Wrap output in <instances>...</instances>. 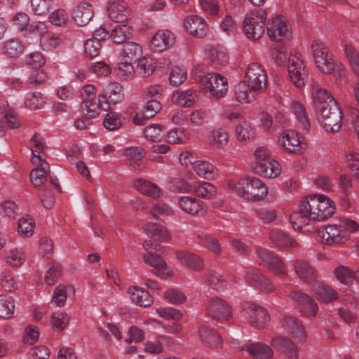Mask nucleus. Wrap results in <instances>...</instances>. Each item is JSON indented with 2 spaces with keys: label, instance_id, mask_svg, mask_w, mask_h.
Instances as JSON below:
<instances>
[{
  "label": "nucleus",
  "instance_id": "obj_1",
  "mask_svg": "<svg viewBox=\"0 0 359 359\" xmlns=\"http://www.w3.org/2000/svg\"><path fill=\"white\" fill-rule=\"evenodd\" d=\"M194 79L210 94V97L219 99L227 92L226 79L217 73H208L203 65H198L192 72Z\"/></svg>",
  "mask_w": 359,
  "mask_h": 359
},
{
  "label": "nucleus",
  "instance_id": "obj_2",
  "mask_svg": "<svg viewBox=\"0 0 359 359\" xmlns=\"http://www.w3.org/2000/svg\"><path fill=\"white\" fill-rule=\"evenodd\" d=\"M318 121L330 133H337L342 127V112L336 100L325 104L316 111Z\"/></svg>",
  "mask_w": 359,
  "mask_h": 359
},
{
  "label": "nucleus",
  "instance_id": "obj_3",
  "mask_svg": "<svg viewBox=\"0 0 359 359\" xmlns=\"http://www.w3.org/2000/svg\"><path fill=\"white\" fill-rule=\"evenodd\" d=\"M302 201L306 206L312 220L324 221L335 212L334 202L323 195H313Z\"/></svg>",
  "mask_w": 359,
  "mask_h": 359
},
{
  "label": "nucleus",
  "instance_id": "obj_4",
  "mask_svg": "<svg viewBox=\"0 0 359 359\" xmlns=\"http://www.w3.org/2000/svg\"><path fill=\"white\" fill-rule=\"evenodd\" d=\"M266 16V11L262 8L253 10L245 15L243 29L248 39L255 41L263 35Z\"/></svg>",
  "mask_w": 359,
  "mask_h": 359
},
{
  "label": "nucleus",
  "instance_id": "obj_5",
  "mask_svg": "<svg viewBox=\"0 0 359 359\" xmlns=\"http://www.w3.org/2000/svg\"><path fill=\"white\" fill-rule=\"evenodd\" d=\"M236 189L241 196L255 201L263 199L268 193L266 184L257 177L241 180Z\"/></svg>",
  "mask_w": 359,
  "mask_h": 359
},
{
  "label": "nucleus",
  "instance_id": "obj_6",
  "mask_svg": "<svg viewBox=\"0 0 359 359\" xmlns=\"http://www.w3.org/2000/svg\"><path fill=\"white\" fill-rule=\"evenodd\" d=\"M34 164L37 165V168L32 169L29 177L33 186L36 188L42 186L50 179V184L59 191H61V187L58 179L55 176H52L50 171V165L41 156L33 158Z\"/></svg>",
  "mask_w": 359,
  "mask_h": 359
},
{
  "label": "nucleus",
  "instance_id": "obj_7",
  "mask_svg": "<svg viewBox=\"0 0 359 359\" xmlns=\"http://www.w3.org/2000/svg\"><path fill=\"white\" fill-rule=\"evenodd\" d=\"M154 244L151 241H145L143 243V247L148 251V253L144 255L142 259L144 262L154 267L157 271L154 274L162 279H165L169 276V272L167 271L168 266L165 262L162 259L161 255L163 252L159 245Z\"/></svg>",
  "mask_w": 359,
  "mask_h": 359
},
{
  "label": "nucleus",
  "instance_id": "obj_8",
  "mask_svg": "<svg viewBox=\"0 0 359 359\" xmlns=\"http://www.w3.org/2000/svg\"><path fill=\"white\" fill-rule=\"evenodd\" d=\"M97 90L92 84L85 85L83 88L81 110L83 114L90 118H93L100 114V109L108 110V105L103 102L96 101Z\"/></svg>",
  "mask_w": 359,
  "mask_h": 359
},
{
  "label": "nucleus",
  "instance_id": "obj_9",
  "mask_svg": "<svg viewBox=\"0 0 359 359\" xmlns=\"http://www.w3.org/2000/svg\"><path fill=\"white\" fill-rule=\"evenodd\" d=\"M245 82L250 91L260 93L266 88V74L264 68L257 62L250 63L246 70Z\"/></svg>",
  "mask_w": 359,
  "mask_h": 359
},
{
  "label": "nucleus",
  "instance_id": "obj_10",
  "mask_svg": "<svg viewBox=\"0 0 359 359\" xmlns=\"http://www.w3.org/2000/svg\"><path fill=\"white\" fill-rule=\"evenodd\" d=\"M311 49L318 69L323 73L331 74L334 69L335 65L325 44L319 41H314Z\"/></svg>",
  "mask_w": 359,
  "mask_h": 359
},
{
  "label": "nucleus",
  "instance_id": "obj_11",
  "mask_svg": "<svg viewBox=\"0 0 359 359\" xmlns=\"http://www.w3.org/2000/svg\"><path fill=\"white\" fill-rule=\"evenodd\" d=\"M256 253L259 260L271 272L276 275H287V267L283 259L275 252L258 248Z\"/></svg>",
  "mask_w": 359,
  "mask_h": 359
},
{
  "label": "nucleus",
  "instance_id": "obj_12",
  "mask_svg": "<svg viewBox=\"0 0 359 359\" xmlns=\"http://www.w3.org/2000/svg\"><path fill=\"white\" fill-rule=\"evenodd\" d=\"M319 236L323 244L331 246L343 245L350 239V236L339 224L325 226L320 231Z\"/></svg>",
  "mask_w": 359,
  "mask_h": 359
},
{
  "label": "nucleus",
  "instance_id": "obj_13",
  "mask_svg": "<svg viewBox=\"0 0 359 359\" xmlns=\"http://www.w3.org/2000/svg\"><path fill=\"white\" fill-rule=\"evenodd\" d=\"M266 32L269 39L280 41L290 36V26L283 16H271L268 20Z\"/></svg>",
  "mask_w": 359,
  "mask_h": 359
},
{
  "label": "nucleus",
  "instance_id": "obj_14",
  "mask_svg": "<svg viewBox=\"0 0 359 359\" xmlns=\"http://www.w3.org/2000/svg\"><path fill=\"white\" fill-rule=\"evenodd\" d=\"M287 70L290 80L296 87L305 86L309 74L302 60L296 56L289 57Z\"/></svg>",
  "mask_w": 359,
  "mask_h": 359
},
{
  "label": "nucleus",
  "instance_id": "obj_15",
  "mask_svg": "<svg viewBox=\"0 0 359 359\" xmlns=\"http://www.w3.org/2000/svg\"><path fill=\"white\" fill-rule=\"evenodd\" d=\"M290 298L295 304L296 308L306 316H315L318 307L316 301L309 295L300 291H292Z\"/></svg>",
  "mask_w": 359,
  "mask_h": 359
},
{
  "label": "nucleus",
  "instance_id": "obj_16",
  "mask_svg": "<svg viewBox=\"0 0 359 359\" xmlns=\"http://www.w3.org/2000/svg\"><path fill=\"white\" fill-rule=\"evenodd\" d=\"M205 314L213 320H227L231 316V309L224 299L213 297L209 301Z\"/></svg>",
  "mask_w": 359,
  "mask_h": 359
},
{
  "label": "nucleus",
  "instance_id": "obj_17",
  "mask_svg": "<svg viewBox=\"0 0 359 359\" xmlns=\"http://www.w3.org/2000/svg\"><path fill=\"white\" fill-rule=\"evenodd\" d=\"M246 314L248 323L255 327H265L269 323L270 316L267 311L255 303L248 304Z\"/></svg>",
  "mask_w": 359,
  "mask_h": 359
},
{
  "label": "nucleus",
  "instance_id": "obj_18",
  "mask_svg": "<svg viewBox=\"0 0 359 359\" xmlns=\"http://www.w3.org/2000/svg\"><path fill=\"white\" fill-rule=\"evenodd\" d=\"M123 97L124 95L121 85L117 82H111L99 95L98 101L103 102V104H107L109 110L111 104H115L118 103L123 100Z\"/></svg>",
  "mask_w": 359,
  "mask_h": 359
},
{
  "label": "nucleus",
  "instance_id": "obj_19",
  "mask_svg": "<svg viewBox=\"0 0 359 359\" xmlns=\"http://www.w3.org/2000/svg\"><path fill=\"white\" fill-rule=\"evenodd\" d=\"M175 42V36L170 31L159 30L152 37L150 48L154 52H162L172 46Z\"/></svg>",
  "mask_w": 359,
  "mask_h": 359
},
{
  "label": "nucleus",
  "instance_id": "obj_20",
  "mask_svg": "<svg viewBox=\"0 0 359 359\" xmlns=\"http://www.w3.org/2000/svg\"><path fill=\"white\" fill-rule=\"evenodd\" d=\"M184 26L190 34L198 38L206 36L208 32V26L206 21L201 17L196 15H191L186 18Z\"/></svg>",
  "mask_w": 359,
  "mask_h": 359
},
{
  "label": "nucleus",
  "instance_id": "obj_21",
  "mask_svg": "<svg viewBox=\"0 0 359 359\" xmlns=\"http://www.w3.org/2000/svg\"><path fill=\"white\" fill-rule=\"evenodd\" d=\"M293 269L297 277L306 283H311L318 278L317 269L303 259L294 261Z\"/></svg>",
  "mask_w": 359,
  "mask_h": 359
},
{
  "label": "nucleus",
  "instance_id": "obj_22",
  "mask_svg": "<svg viewBox=\"0 0 359 359\" xmlns=\"http://www.w3.org/2000/svg\"><path fill=\"white\" fill-rule=\"evenodd\" d=\"M197 336L201 344L205 347L216 348L222 346L221 336L210 327L200 326L197 330Z\"/></svg>",
  "mask_w": 359,
  "mask_h": 359
},
{
  "label": "nucleus",
  "instance_id": "obj_23",
  "mask_svg": "<svg viewBox=\"0 0 359 359\" xmlns=\"http://www.w3.org/2000/svg\"><path fill=\"white\" fill-rule=\"evenodd\" d=\"M278 143L285 151L290 153L300 154L302 152L303 147L301 145L298 133L294 130L283 132L278 139Z\"/></svg>",
  "mask_w": 359,
  "mask_h": 359
},
{
  "label": "nucleus",
  "instance_id": "obj_24",
  "mask_svg": "<svg viewBox=\"0 0 359 359\" xmlns=\"http://www.w3.org/2000/svg\"><path fill=\"white\" fill-rule=\"evenodd\" d=\"M271 345L278 351L283 352L287 359H297L298 357L299 350L297 346L285 337H276L273 338Z\"/></svg>",
  "mask_w": 359,
  "mask_h": 359
},
{
  "label": "nucleus",
  "instance_id": "obj_25",
  "mask_svg": "<svg viewBox=\"0 0 359 359\" xmlns=\"http://www.w3.org/2000/svg\"><path fill=\"white\" fill-rule=\"evenodd\" d=\"M94 15L93 8L90 4L82 2L76 6L72 11V18L79 26L86 25Z\"/></svg>",
  "mask_w": 359,
  "mask_h": 359
},
{
  "label": "nucleus",
  "instance_id": "obj_26",
  "mask_svg": "<svg viewBox=\"0 0 359 359\" xmlns=\"http://www.w3.org/2000/svg\"><path fill=\"white\" fill-rule=\"evenodd\" d=\"M180 208L186 213L200 216L205 212L203 202L199 199L191 196H181L178 199Z\"/></svg>",
  "mask_w": 359,
  "mask_h": 359
},
{
  "label": "nucleus",
  "instance_id": "obj_27",
  "mask_svg": "<svg viewBox=\"0 0 359 359\" xmlns=\"http://www.w3.org/2000/svg\"><path fill=\"white\" fill-rule=\"evenodd\" d=\"M282 325L294 338L299 341L306 339L305 328L297 318L285 316L282 320Z\"/></svg>",
  "mask_w": 359,
  "mask_h": 359
},
{
  "label": "nucleus",
  "instance_id": "obj_28",
  "mask_svg": "<svg viewBox=\"0 0 359 359\" xmlns=\"http://www.w3.org/2000/svg\"><path fill=\"white\" fill-rule=\"evenodd\" d=\"M253 169L257 175L269 178L278 176L281 171L279 163L273 159L264 162L255 163Z\"/></svg>",
  "mask_w": 359,
  "mask_h": 359
},
{
  "label": "nucleus",
  "instance_id": "obj_29",
  "mask_svg": "<svg viewBox=\"0 0 359 359\" xmlns=\"http://www.w3.org/2000/svg\"><path fill=\"white\" fill-rule=\"evenodd\" d=\"M312 219L310 213L308 211L303 201L299 205V210L293 212L290 217V223L294 230L301 231L304 227L309 225Z\"/></svg>",
  "mask_w": 359,
  "mask_h": 359
},
{
  "label": "nucleus",
  "instance_id": "obj_30",
  "mask_svg": "<svg viewBox=\"0 0 359 359\" xmlns=\"http://www.w3.org/2000/svg\"><path fill=\"white\" fill-rule=\"evenodd\" d=\"M133 187L141 194L151 198H159L162 195V190L157 184L142 178L134 180Z\"/></svg>",
  "mask_w": 359,
  "mask_h": 359
},
{
  "label": "nucleus",
  "instance_id": "obj_31",
  "mask_svg": "<svg viewBox=\"0 0 359 359\" xmlns=\"http://www.w3.org/2000/svg\"><path fill=\"white\" fill-rule=\"evenodd\" d=\"M108 15L114 22H124L127 20L128 11L124 2L119 0H110L108 2Z\"/></svg>",
  "mask_w": 359,
  "mask_h": 359
},
{
  "label": "nucleus",
  "instance_id": "obj_32",
  "mask_svg": "<svg viewBox=\"0 0 359 359\" xmlns=\"http://www.w3.org/2000/svg\"><path fill=\"white\" fill-rule=\"evenodd\" d=\"M176 256L182 264L187 266L194 271H201L205 267L203 260L197 255L180 251L176 252Z\"/></svg>",
  "mask_w": 359,
  "mask_h": 359
},
{
  "label": "nucleus",
  "instance_id": "obj_33",
  "mask_svg": "<svg viewBox=\"0 0 359 359\" xmlns=\"http://www.w3.org/2000/svg\"><path fill=\"white\" fill-rule=\"evenodd\" d=\"M245 351L255 359H270L273 355L271 346L262 342L250 344L246 346Z\"/></svg>",
  "mask_w": 359,
  "mask_h": 359
},
{
  "label": "nucleus",
  "instance_id": "obj_34",
  "mask_svg": "<svg viewBox=\"0 0 359 359\" xmlns=\"http://www.w3.org/2000/svg\"><path fill=\"white\" fill-rule=\"evenodd\" d=\"M198 97L196 90H176L172 95L173 103L182 107H189L195 103Z\"/></svg>",
  "mask_w": 359,
  "mask_h": 359
},
{
  "label": "nucleus",
  "instance_id": "obj_35",
  "mask_svg": "<svg viewBox=\"0 0 359 359\" xmlns=\"http://www.w3.org/2000/svg\"><path fill=\"white\" fill-rule=\"evenodd\" d=\"M128 294L131 301L138 306L148 307L153 303V298L147 290L131 287L128 290Z\"/></svg>",
  "mask_w": 359,
  "mask_h": 359
},
{
  "label": "nucleus",
  "instance_id": "obj_36",
  "mask_svg": "<svg viewBox=\"0 0 359 359\" xmlns=\"http://www.w3.org/2000/svg\"><path fill=\"white\" fill-rule=\"evenodd\" d=\"M207 55L215 69H220L228 63L227 53L222 48L210 47L207 50Z\"/></svg>",
  "mask_w": 359,
  "mask_h": 359
},
{
  "label": "nucleus",
  "instance_id": "obj_37",
  "mask_svg": "<svg viewBox=\"0 0 359 359\" xmlns=\"http://www.w3.org/2000/svg\"><path fill=\"white\" fill-rule=\"evenodd\" d=\"M192 192L198 197L211 199L217 194V189L211 183L204 181L193 182Z\"/></svg>",
  "mask_w": 359,
  "mask_h": 359
},
{
  "label": "nucleus",
  "instance_id": "obj_38",
  "mask_svg": "<svg viewBox=\"0 0 359 359\" xmlns=\"http://www.w3.org/2000/svg\"><path fill=\"white\" fill-rule=\"evenodd\" d=\"M270 241L278 248H295L297 242L280 231H272L269 234Z\"/></svg>",
  "mask_w": 359,
  "mask_h": 359
},
{
  "label": "nucleus",
  "instance_id": "obj_39",
  "mask_svg": "<svg viewBox=\"0 0 359 359\" xmlns=\"http://www.w3.org/2000/svg\"><path fill=\"white\" fill-rule=\"evenodd\" d=\"M143 229L147 235L156 238L161 241H168L171 238L167 229L156 223H147L144 224Z\"/></svg>",
  "mask_w": 359,
  "mask_h": 359
},
{
  "label": "nucleus",
  "instance_id": "obj_40",
  "mask_svg": "<svg viewBox=\"0 0 359 359\" xmlns=\"http://www.w3.org/2000/svg\"><path fill=\"white\" fill-rule=\"evenodd\" d=\"M133 28L125 24L116 26L111 31L110 37L114 43L120 44L125 43L133 34Z\"/></svg>",
  "mask_w": 359,
  "mask_h": 359
},
{
  "label": "nucleus",
  "instance_id": "obj_41",
  "mask_svg": "<svg viewBox=\"0 0 359 359\" xmlns=\"http://www.w3.org/2000/svg\"><path fill=\"white\" fill-rule=\"evenodd\" d=\"M313 98L316 111L325 104L331 103V100H335L325 88L318 86L313 88Z\"/></svg>",
  "mask_w": 359,
  "mask_h": 359
},
{
  "label": "nucleus",
  "instance_id": "obj_42",
  "mask_svg": "<svg viewBox=\"0 0 359 359\" xmlns=\"http://www.w3.org/2000/svg\"><path fill=\"white\" fill-rule=\"evenodd\" d=\"M209 140L211 144L217 148H222L229 142V135L224 128H216L210 131Z\"/></svg>",
  "mask_w": 359,
  "mask_h": 359
},
{
  "label": "nucleus",
  "instance_id": "obj_43",
  "mask_svg": "<svg viewBox=\"0 0 359 359\" xmlns=\"http://www.w3.org/2000/svg\"><path fill=\"white\" fill-rule=\"evenodd\" d=\"M314 290L318 299L324 302H330L338 298L337 292L323 283H318Z\"/></svg>",
  "mask_w": 359,
  "mask_h": 359
},
{
  "label": "nucleus",
  "instance_id": "obj_44",
  "mask_svg": "<svg viewBox=\"0 0 359 359\" xmlns=\"http://www.w3.org/2000/svg\"><path fill=\"white\" fill-rule=\"evenodd\" d=\"M121 53L122 60L127 59L130 61H135L142 55V48L137 43L129 41L123 45Z\"/></svg>",
  "mask_w": 359,
  "mask_h": 359
},
{
  "label": "nucleus",
  "instance_id": "obj_45",
  "mask_svg": "<svg viewBox=\"0 0 359 359\" xmlns=\"http://www.w3.org/2000/svg\"><path fill=\"white\" fill-rule=\"evenodd\" d=\"M236 133L238 140L241 142L250 141L253 139L255 135V129L252 128V125L247 121L237 125Z\"/></svg>",
  "mask_w": 359,
  "mask_h": 359
},
{
  "label": "nucleus",
  "instance_id": "obj_46",
  "mask_svg": "<svg viewBox=\"0 0 359 359\" xmlns=\"http://www.w3.org/2000/svg\"><path fill=\"white\" fill-rule=\"evenodd\" d=\"M164 127L161 125L154 124L147 126L144 133L147 140L151 142H161L164 139Z\"/></svg>",
  "mask_w": 359,
  "mask_h": 359
},
{
  "label": "nucleus",
  "instance_id": "obj_47",
  "mask_svg": "<svg viewBox=\"0 0 359 359\" xmlns=\"http://www.w3.org/2000/svg\"><path fill=\"white\" fill-rule=\"evenodd\" d=\"M204 277L206 283L217 290L223 288L226 285V281L222 276L214 269L207 270Z\"/></svg>",
  "mask_w": 359,
  "mask_h": 359
},
{
  "label": "nucleus",
  "instance_id": "obj_48",
  "mask_svg": "<svg viewBox=\"0 0 359 359\" xmlns=\"http://www.w3.org/2000/svg\"><path fill=\"white\" fill-rule=\"evenodd\" d=\"M255 91H250L245 82L239 83L235 89V95L239 102H250L255 99Z\"/></svg>",
  "mask_w": 359,
  "mask_h": 359
},
{
  "label": "nucleus",
  "instance_id": "obj_49",
  "mask_svg": "<svg viewBox=\"0 0 359 359\" xmlns=\"http://www.w3.org/2000/svg\"><path fill=\"white\" fill-rule=\"evenodd\" d=\"M14 300L11 297L6 294L0 295V317L8 318L14 312Z\"/></svg>",
  "mask_w": 359,
  "mask_h": 359
},
{
  "label": "nucleus",
  "instance_id": "obj_50",
  "mask_svg": "<svg viewBox=\"0 0 359 359\" xmlns=\"http://www.w3.org/2000/svg\"><path fill=\"white\" fill-rule=\"evenodd\" d=\"M123 123L124 118L116 112L108 113L103 120V125L108 130H118Z\"/></svg>",
  "mask_w": 359,
  "mask_h": 359
},
{
  "label": "nucleus",
  "instance_id": "obj_51",
  "mask_svg": "<svg viewBox=\"0 0 359 359\" xmlns=\"http://www.w3.org/2000/svg\"><path fill=\"white\" fill-rule=\"evenodd\" d=\"M214 168L213 165L207 161H198L193 163V169L197 175L205 179H211L212 177Z\"/></svg>",
  "mask_w": 359,
  "mask_h": 359
},
{
  "label": "nucleus",
  "instance_id": "obj_52",
  "mask_svg": "<svg viewBox=\"0 0 359 359\" xmlns=\"http://www.w3.org/2000/svg\"><path fill=\"white\" fill-rule=\"evenodd\" d=\"M44 104L45 97L39 92L28 93L25 100V106L31 110L41 109L43 107Z\"/></svg>",
  "mask_w": 359,
  "mask_h": 359
},
{
  "label": "nucleus",
  "instance_id": "obj_53",
  "mask_svg": "<svg viewBox=\"0 0 359 359\" xmlns=\"http://www.w3.org/2000/svg\"><path fill=\"white\" fill-rule=\"evenodd\" d=\"M356 271H352L348 267L339 266L335 268L334 274L335 278L341 283L348 285L355 279Z\"/></svg>",
  "mask_w": 359,
  "mask_h": 359
},
{
  "label": "nucleus",
  "instance_id": "obj_54",
  "mask_svg": "<svg viewBox=\"0 0 359 359\" xmlns=\"http://www.w3.org/2000/svg\"><path fill=\"white\" fill-rule=\"evenodd\" d=\"M3 50L5 54L13 57L22 54L24 47L20 40L12 39L4 42Z\"/></svg>",
  "mask_w": 359,
  "mask_h": 359
},
{
  "label": "nucleus",
  "instance_id": "obj_55",
  "mask_svg": "<svg viewBox=\"0 0 359 359\" xmlns=\"http://www.w3.org/2000/svg\"><path fill=\"white\" fill-rule=\"evenodd\" d=\"M292 109L296 118L301 123L302 128L308 130L310 127V123L304 107L298 102H293Z\"/></svg>",
  "mask_w": 359,
  "mask_h": 359
},
{
  "label": "nucleus",
  "instance_id": "obj_56",
  "mask_svg": "<svg viewBox=\"0 0 359 359\" xmlns=\"http://www.w3.org/2000/svg\"><path fill=\"white\" fill-rule=\"evenodd\" d=\"M4 258L8 265L18 267L25 260V255L18 249H12L6 253Z\"/></svg>",
  "mask_w": 359,
  "mask_h": 359
},
{
  "label": "nucleus",
  "instance_id": "obj_57",
  "mask_svg": "<svg viewBox=\"0 0 359 359\" xmlns=\"http://www.w3.org/2000/svg\"><path fill=\"white\" fill-rule=\"evenodd\" d=\"M199 243L209 251L213 252L216 255H219L221 253V247L219 241L214 237L205 235L198 236Z\"/></svg>",
  "mask_w": 359,
  "mask_h": 359
},
{
  "label": "nucleus",
  "instance_id": "obj_58",
  "mask_svg": "<svg viewBox=\"0 0 359 359\" xmlns=\"http://www.w3.org/2000/svg\"><path fill=\"white\" fill-rule=\"evenodd\" d=\"M46 80L47 75L43 71H35L30 74L25 85L27 88L32 89L44 84Z\"/></svg>",
  "mask_w": 359,
  "mask_h": 359
},
{
  "label": "nucleus",
  "instance_id": "obj_59",
  "mask_svg": "<svg viewBox=\"0 0 359 359\" xmlns=\"http://www.w3.org/2000/svg\"><path fill=\"white\" fill-rule=\"evenodd\" d=\"M62 266L59 263L51 262L45 276V281L47 285H54L60 277Z\"/></svg>",
  "mask_w": 359,
  "mask_h": 359
},
{
  "label": "nucleus",
  "instance_id": "obj_60",
  "mask_svg": "<svg viewBox=\"0 0 359 359\" xmlns=\"http://www.w3.org/2000/svg\"><path fill=\"white\" fill-rule=\"evenodd\" d=\"M53 4V0H31L32 11L37 15L48 14L52 8Z\"/></svg>",
  "mask_w": 359,
  "mask_h": 359
},
{
  "label": "nucleus",
  "instance_id": "obj_61",
  "mask_svg": "<svg viewBox=\"0 0 359 359\" xmlns=\"http://www.w3.org/2000/svg\"><path fill=\"white\" fill-rule=\"evenodd\" d=\"M69 319L68 314L58 311L53 313L51 323L55 330L62 331L68 325Z\"/></svg>",
  "mask_w": 359,
  "mask_h": 359
},
{
  "label": "nucleus",
  "instance_id": "obj_62",
  "mask_svg": "<svg viewBox=\"0 0 359 359\" xmlns=\"http://www.w3.org/2000/svg\"><path fill=\"white\" fill-rule=\"evenodd\" d=\"M60 43L58 37L48 32L40 37V44L44 50H51L55 48Z\"/></svg>",
  "mask_w": 359,
  "mask_h": 359
},
{
  "label": "nucleus",
  "instance_id": "obj_63",
  "mask_svg": "<svg viewBox=\"0 0 359 359\" xmlns=\"http://www.w3.org/2000/svg\"><path fill=\"white\" fill-rule=\"evenodd\" d=\"M187 79V72L183 67H174L170 73L169 81L173 86H178Z\"/></svg>",
  "mask_w": 359,
  "mask_h": 359
},
{
  "label": "nucleus",
  "instance_id": "obj_64",
  "mask_svg": "<svg viewBox=\"0 0 359 359\" xmlns=\"http://www.w3.org/2000/svg\"><path fill=\"white\" fill-rule=\"evenodd\" d=\"M35 224L32 218L26 217L21 218L18 222V231L25 237H29L32 235Z\"/></svg>",
  "mask_w": 359,
  "mask_h": 359
}]
</instances>
